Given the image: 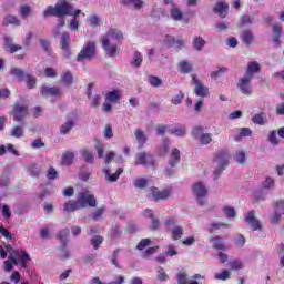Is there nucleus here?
<instances>
[{"label": "nucleus", "mask_w": 284, "mask_h": 284, "mask_svg": "<svg viewBox=\"0 0 284 284\" xmlns=\"http://www.w3.org/2000/svg\"><path fill=\"white\" fill-rule=\"evenodd\" d=\"M24 80L29 90H33V88H37V78H34L30 73H26Z\"/></svg>", "instance_id": "37998d69"}, {"label": "nucleus", "mask_w": 284, "mask_h": 284, "mask_svg": "<svg viewBox=\"0 0 284 284\" xmlns=\"http://www.w3.org/2000/svg\"><path fill=\"white\" fill-rule=\"evenodd\" d=\"M4 250L9 253V261H11L13 265H19L20 263L21 267H27V263L30 261V255H28L26 251H16L10 244H7Z\"/></svg>", "instance_id": "7ed1b4c3"}, {"label": "nucleus", "mask_w": 284, "mask_h": 284, "mask_svg": "<svg viewBox=\"0 0 284 284\" xmlns=\"http://www.w3.org/2000/svg\"><path fill=\"white\" fill-rule=\"evenodd\" d=\"M244 221L255 232L261 230V221H258V219H256L254 211H248V213L244 217Z\"/></svg>", "instance_id": "2eb2a0df"}, {"label": "nucleus", "mask_w": 284, "mask_h": 284, "mask_svg": "<svg viewBox=\"0 0 284 284\" xmlns=\"http://www.w3.org/2000/svg\"><path fill=\"white\" fill-rule=\"evenodd\" d=\"M27 172L30 174V176L37 179V176L41 174V168H39L37 164H31L27 168Z\"/></svg>", "instance_id": "c03bdc74"}, {"label": "nucleus", "mask_w": 284, "mask_h": 284, "mask_svg": "<svg viewBox=\"0 0 284 284\" xmlns=\"http://www.w3.org/2000/svg\"><path fill=\"white\" fill-rule=\"evenodd\" d=\"M77 204L79 207H97V199L88 192H82L78 195Z\"/></svg>", "instance_id": "1a4fd4ad"}, {"label": "nucleus", "mask_w": 284, "mask_h": 284, "mask_svg": "<svg viewBox=\"0 0 284 284\" xmlns=\"http://www.w3.org/2000/svg\"><path fill=\"white\" fill-rule=\"evenodd\" d=\"M255 125H265L267 123V115L264 112L257 113L252 118Z\"/></svg>", "instance_id": "7c9ffc66"}, {"label": "nucleus", "mask_w": 284, "mask_h": 284, "mask_svg": "<svg viewBox=\"0 0 284 284\" xmlns=\"http://www.w3.org/2000/svg\"><path fill=\"white\" fill-rule=\"evenodd\" d=\"M242 41L245 45H252V41H254V33L251 30H245L241 33Z\"/></svg>", "instance_id": "c9c22d12"}, {"label": "nucleus", "mask_w": 284, "mask_h": 284, "mask_svg": "<svg viewBox=\"0 0 284 284\" xmlns=\"http://www.w3.org/2000/svg\"><path fill=\"white\" fill-rule=\"evenodd\" d=\"M11 136H13L14 139H21V136H23V126L21 125L13 126L11 130Z\"/></svg>", "instance_id": "603ef678"}, {"label": "nucleus", "mask_w": 284, "mask_h": 284, "mask_svg": "<svg viewBox=\"0 0 284 284\" xmlns=\"http://www.w3.org/2000/svg\"><path fill=\"white\" fill-rule=\"evenodd\" d=\"M3 50L4 52H10V54H14V52H19V50H23V47L19 44H14V38L10 36H6Z\"/></svg>", "instance_id": "ddd939ff"}, {"label": "nucleus", "mask_w": 284, "mask_h": 284, "mask_svg": "<svg viewBox=\"0 0 284 284\" xmlns=\"http://www.w3.org/2000/svg\"><path fill=\"white\" fill-rule=\"evenodd\" d=\"M102 172L106 181H109L110 183H115V181H119V176L123 174V168L118 169L116 172L113 174H110V170L108 169H103Z\"/></svg>", "instance_id": "f3484780"}, {"label": "nucleus", "mask_w": 284, "mask_h": 284, "mask_svg": "<svg viewBox=\"0 0 284 284\" xmlns=\"http://www.w3.org/2000/svg\"><path fill=\"white\" fill-rule=\"evenodd\" d=\"M82 14L81 10L80 9H77L75 11H73L72 13V19L70 20L69 22V29L72 31V32H77L79 31V16Z\"/></svg>", "instance_id": "6ab92c4d"}, {"label": "nucleus", "mask_w": 284, "mask_h": 284, "mask_svg": "<svg viewBox=\"0 0 284 284\" xmlns=\"http://www.w3.org/2000/svg\"><path fill=\"white\" fill-rule=\"evenodd\" d=\"M57 239H59L61 245H68L70 241V230L62 229L58 234Z\"/></svg>", "instance_id": "a878e982"}, {"label": "nucleus", "mask_w": 284, "mask_h": 284, "mask_svg": "<svg viewBox=\"0 0 284 284\" xmlns=\"http://www.w3.org/2000/svg\"><path fill=\"white\" fill-rule=\"evenodd\" d=\"M237 90L241 92V94H244V97H252L254 89H252V78L242 77L237 81Z\"/></svg>", "instance_id": "9d476101"}, {"label": "nucleus", "mask_w": 284, "mask_h": 284, "mask_svg": "<svg viewBox=\"0 0 284 284\" xmlns=\"http://www.w3.org/2000/svg\"><path fill=\"white\" fill-rule=\"evenodd\" d=\"M32 7L28 4H21L18 14L21 17V19H28L29 17H32Z\"/></svg>", "instance_id": "bb28decb"}, {"label": "nucleus", "mask_w": 284, "mask_h": 284, "mask_svg": "<svg viewBox=\"0 0 284 284\" xmlns=\"http://www.w3.org/2000/svg\"><path fill=\"white\" fill-rule=\"evenodd\" d=\"M229 265L231 270H235V271L243 270V262L240 260L231 261L229 262Z\"/></svg>", "instance_id": "338daca9"}, {"label": "nucleus", "mask_w": 284, "mask_h": 284, "mask_svg": "<svg viewBox=\"0 0 284 284\" xmlns=\"http://www.w3.org/2000/svg\"><path fill=\"white\" fill-rule=\"evenodd\" d=\"M227 10H230V4H227L225 0H220L214 7V12L220 17H225V14H227Z\"/></svg>", "instance_id": "a211bd4d"}, {"label": "nucleus", "mask_w": 284, "mask_h": 284, "mask_svg": "<svg viewBox=\"0 0 284 284\" xmlns=\"http://www.w3.org/2000/svg\"><path fill=\"white\" fill-rule=\"evenodd\" d=\"M169 150H170V140L165 139L162 141L160 149H159L160 156H165V154H168Z\"/></svg>", "instance_id": "09e8293b"}, {"label": "nucleus", "mask_w": 284, "mask_h": 284, "mask_svg": "<svg viewBox=\"0 0 284 284\" xmlns=\"http://www.w3.org/2000/svg\"><path fill=\"white\" fill-rule=\"evenodd\" d=\"M88 23L92 28H99V26H101V18L97 14H92L88 18Z\"/></svg>", "instance_id": "8fccbe9b"}, {"label": "nucleus", "mask_w": 284, "mask_h": 284, "mask_svg": "<svg viewBox=\"0 0 284 284\" xmlns=\"http://www.w3.org/2000/svg\"><path fill=\"white\" fill-rule=\"evenodd\" d=\"M171 18L174 21H183V11H181V9H179V7H176L175 4H172Z\"/></svg>", "instance_id": "473e14b6"}, {"label": "nucleus", "mask_w": 284, "mask_h": 284, "mask_svg": "<svg viewBox=\"0 0 284 284\" xmlns=\"http://www.w3.org/2000/svg\"><path fill=\"white\" fill-rule=\"evenodd\" d=\"M245 136H252V129L250 128H241L239 129V135H235V141L239 142L241 139Z\"/></svg>", "instance_id": "a19ab883"}, {"label": "nucleus", "mask_w": 284, "mask_h": 284, "mask_svg": "<svg viewBox=\"0 0 284 284\" xmlns=\"http://www.w3.org/2000/svg\"><path fill=\"white\" fill-rule=\"evenodd\" d=\"M29 111L27 105H22L19 103L14 104L13 108V121H17L18 123H22V121L26 120V116H28Z\"/></svg>", "instance_id": "9b49d317"}, {"label": "nucleus", "mask_w": 284, "mask_h": 284, "mask_svg": "<svg viewBox=\"0 0 284 284\" xmlns=\"http://www.w3.org/2000/svg\"><path fill=\"white\" fill-rule=\"evenodd\" d=\"M141 63H143V55L141 52L135 51L131 61V65H133V68H141Z\"/></svg>", "instance_id": "ea45409f"}, {"label": "nucleus", "mask_w": 284, "mask_h": 284, "mask_svg": "<svg viewBox=\"0 0 284 284\" xmlns=\"http://www.w3.org/2000/svg\"><path fill=\"white\" fill-rule=\"evenodd\" d=\"M42 97H59L61 94V89L58 87H45L41 89Z\"/></svg>", "instance_id": "aec40b11"}, {"label": "nucleus", "mask_w": 284, "mask_h": 284, "mask_svg": "<svg viewBox=\"0 0 284 284\" xmlns=\"http://www.w3.org/2000/svg\"><path fill=\"white\" fill-rule=\"evenodd\" d=\"M135 165H144V168H154L156 161L154 156L145 151L140 152L135 155Z\"/></svg>", "instance_id": "6e6552de"}, {"label": "nucleus", "mask_w": 284, "mask_h": 284, "mask_svg": "<svg viewBox=\"0 0 284 284\" xmlns=\"http://www.w3.org/2000/svg\"><path fill=\"white\" fill-rule=\"evenodd\" d=\"M267 196V193L263 190V187H258L254 193H253V200L255 203H261V201H265Z\"/></svg>", "instance_id": "72a5a7b5"}, {"label": "nucleus", "mask_w": 284, "mask_h": 284, "mask_svg": "<svg viewBox=\"0 0 284 284\" xmlns=\"http://www.w3.org/2000/svg\"><path fill=\"white\" fill-rule=\"evenodd\" d=\"M262 190H272V187H274V179L272 178H266V180L264 182H262Z\"/></svg>", "instance_id": "69168bd1"}, {"label": "nucleus", "mask_w": 284, "mask_h": 284, "mask_svg": "<svg viewBox=\"0 0 284 284\" xmlns=\"http://www.w3.org/2000/svg\"><path fill=\"white\" fill-rule=\"evenodd\" d=\"M230 276H231L230 271L223 270L221 273H216V274L214 275V278H215L216 281H227V278H230Z\"/></svg>", "instance_id": "4d7b16f0"}, {"label": "nucleus", "mask_w": 284, "mask_h": 284, "mask_svg": "<svg viewBox=\"0 0 284 284\" xmlns=\"http://www.w3.org/2000/svg\"><path fill=\"white\" fill-rule=\"evenodd\" d=\"M133 185L138 190H143V189L148 187V179H145V178L135 179L133 181Z\"/></svg>", "instance_id": "de8ad7c7"}, {"label": "nucleus", "mask_w": 284, "mask_h": 284, "mask_svg": "<svg viewBox=\"0 0 284 284\" xmlns=\"http://www.w3.org/2000/svg\"><path fill=\"white\" fill-rule=\"evenodd\" d=\"M119 99H120V95H119V91L116 90L106 93V101H109V103H116Z\"/></svg>", "instance_id": "864d4df0"}, {"label": "nucleus", "mask_w": 284, "mask_h": 284, "mask_svg": "<svg viewBox=\"0 0 284 284\" xmlns=\"http://www.w3.org/2000/svg\"><path fill=\"white\" fill-rule=\"evenodd\" d=\"M62 81L67 85H72V82L74 81V78L72 77V73L70 71H63L62 72Z\"/></svg>", "instance_id": "6e6d98bb"}, {"label": "nucleus", "mask_w": 284, "mask_h": 284, "mask_svg": "<svg viewBox=\"0 0 284 284\" xmlns=\"http://www.w3.org/2000/svg\"><path fill=\"white\" fill-rule=\"evenodd\" d=\"M74 125L75 123L73 122V120H68L60 126V134H70Z\"/></svg>", "instance_id": "f704fd0d"}, {"label": "nucleus", "mask_w": 284, "mask_h": 284, "mask_svg": "<svg viewBox=\"0 0 284 284\" xmlns=\"http://www.w3.org/2000/svg\"><path fill=\"white\" fill-rule=\"evenodd\" d=\"M181 162V151L179 149H173L169 159V165L176 168Z\"/></svg>", "instance_id": "4be33fe9"}, {"label": "nucleus", "mask_w": 284, "mask_h": 284, "mask_svg": "<svg viewBox=\"0 0 284 284\" xmlns=\"http://www.w3.org/2000/svg\"><path fill=\"white\" fill-rule=\"evenodd\" d=\"M10 74L11 77H16L17 79H19V81H23V79H26V73L20 68H11Z\"/></svg>", "instance_id": "79ce46f5"}, {"label": "nucleus", "mask_w": 284, "mask_h": 284, "mask_svg": "<svg viewBox=\"0 0 284 284\" xmlns=\"http://www.w3.org/2000/svg\"><path fill=\"white\" fill-rule=\"evenodd\" d=\"M121 250L116 248L115 251H113L112 256H111V263L112 265H114V267H118L119 270H121V264H119V254H120Z\"/></svg>", "instance_id": "5fc2aeb1"}, {"label": "nucleus", "mask_w": 284, "mask_h": 284, "mask_svg": "<svg viewBox=\"0 0 284 284\" xmlns=\"http://www.w3.org/2000/svg\"><path fill=\"white\" fill-rule=\"evenodd\" d=\"M213 165L215 168L214 179H216L230 165V152L227 150L219 151L213 160Z\"/></svg>", "instance_id": "20e7f679"}, {"label": "nucleus", "mask_w": 284, "mask_h": 284, "mask_svg": "<svg viewBox=\"0 0 284 284\" xmlns=\"http://www.w3.org/2000/svg\"><path fill=\"white\" fill-rule=\"evenodd\" d=\"M222 227H229L226 223H211L207 226V231L210 234H214V232L221 230Z\"/></svg>", "instance_id": "49530a36"}, {"label": "nucleus", "mask_w": 284, "mask_h": 284, "mask_svg": "<svg viewBox=\"0 0 284 284\" xmlns=\"http://www.w3.org/2000/svg\"><path fill=\"white\" fill-rule=\"evenodd\" d=\"M210 242L213 244L214 250H227V246H225V243H223V239L221 236L212 237Z\"/></svg>", "instance_id": "c85d7f7f"}, {"label": "nucleus", "mask_w": 284, "mask_h": 284, "mask_svg": "<svg viewBox=\"0 0 284 284\" xmlns=\"http://www.w3.org/2000/svg\"><path fill=\"white\" fill-rule=\"evenodd\" d=\"M178 68L182 74H190L192 72V64L187 61H181Z\"/></svg>", "instance_id": "58836bf2"}, {"label": "nucleus", "mask_w": 284, "mask_h": 284, "mask_svg": "<svg viewBox=\"0 0 284 284\" xmlns=\"http://www.w3.org/2000/svg\"><path fill=\"white\" fill-rule=\"evenodd\" d=\"M2 26H14V28H19L21 26V20L14 14H7L3 18Z\"/></svg>", "instance_id": "412c9836"}, {"label": "nucleus", "mask_w": 284, "mask_h": 284, "mask_svg": "<svg viewBox=\"0 0 284 284\" xmlns=\"http://www.w3.org/2000/svg\"><path fill=\"white\" fill-rule=\"evenodd\" d=\"M134 136L136 139L139 148H143L145 143H148V135H145V132L141 129H135Z\"/></svg>", "instance_id": "5701e85b"}, {"label": "nucleus", "mask_w": 284, "mask_h": 284, "mask_svg": "<svg viewBox=\"0 0 284 284\" xmlns=\"http://www.w3.org/2000/svg\"><path fill=\"white\" fill-rule=\"evenodd\" d=\"M70 33L67 31L62 32L60 36V48L64 59H70Z\"/></svg>", "instance_id": "f8f14e48"}, {"label": "nucleus", "mask_w": 284, "mask_h": 284, "mask_svg": "<svg viewBox=\"0 0 284 284\" xmlns=\"http://www.w3.org/2000/svg\"><path fill=\"white\" fill-rule=\"evenodd\" d=\"M121 41H123V32L119 29H110L102 36L101 43L106 57H116Z\"/></svg>", "instance_id": "f257e3e1"}, {"label": "nucleus", "mask_w": 284, "mask_h": 284, "mask_svg": "<svg viewBox=\"0 0 284 284\" xmlns=\"http://www.w3.org/2000/svg\"><path fill=\"white\" fill-rule=\"evenodd\" d=\"M74 163V152L67 151L62 154V165H72Z\"/></svg>", "instance_id": "2f4dec72"}, {"label": "nucleus", "mask_w": 284, "mask_h": 284, "mask_svg": "<svg viewBox=\"0 0 284 284\" xmlns=\"http://www.w3.org/2000/svg\"><path fill=\"white\" fill-rule=\"evenodd\" d=\"M82 159L85 163H94V155L89 150L82 151Z\"/></svg>", "instance_id": "052dcab7"}, {"label": "nucleus", "mask_w": 284, "mask_h": 284, "mask_svg": "<svg viewBox=\"0 0 284 284\" xmlns=\"http://www.w3.org/2000/svg\"><path fill=\"white\" fill-rule=\"evenodd\" d=\"M104 212H105V206L99 207V209H97L95 212H93L91 214V219L93 221H99V219H101V216H103Z\"/></svg>", "instance_id": "e2e57ef3"}, {"label": "nucleus", "mask_w": 284, "mask_h": 284, "mask_svg": "<svg viewBox=\"0 0 284 284\" xmlns=\"http://www.w3.org/2000/svg\"><path fill=\"white\" fill-rule=\"evenodd\" d=\"M40 44H41L42 49L44 50V52L49 57H52V48L50 47V42H48V40H45V39H40Z\"/></svg>", "instance_id": "13d9d810"}, {"label": "nucleus", "mask_w": 284, "mask_h": 284, "mask_svg": "<svg viewBox=\"0 0 284 284\" xmlns=\"http://www.w3.org/2000/svg\"><path fill=\"white\" fill-rule=\"evenodd\" d=\"M47 179H49V181H54L55 179H59V172H57V169H54V166L49 168Z\"/></svg>", "instance_id": "680f3d73"}, {"label": "nucleus", "mask_w": 284, "mask_h": 284, "mask_svg": "<svg viewBox=\"0 0 284 284\" xmlns=\"http://www.w3.org/2000/svg\"><path fill=\"white\" fill-rule=\"evenodd\" d=\"M197 141L202 143V145H210V142L212 141V135L210 133L202 134Z\"/></svg>", "instance_id": "0e129e2a"}, {"label": "nucleus", "mask_w": 284, "mask_h": 284, "mask_svg": "<svg viewBox=\"0 0 284 284\" xmlns=\"http://www.w3.org/2000/svg\"><path fill=\"white\" fill-rule=\"evenodd\" d=\"M90 243L92 247H94L95 250H99L101 247V244L103 243V236L95 235L90 240Z\"/></svg>", "instance_id": "3c124183"}, {"label": "nucleus", "mask_w": 284, "mask_h": 284, "mask_svg": "<svg viewBox=\"0 0 284 284\" xmlns=\"http://www.w3.org/2000/svg\"><path fill=\"white\" fill-rule=\"evenodd\" d=\"M74 7L65 0H59L55 7L49 6L44 11V17H72Z\"/></svg>", "instance_id": "f03ea898"}, {"label": "nucleus", "mask_w": 284, "mask_h": 284, "mask_svg": "<svg viewBox=\"0 0 284 284\" xmlns=\"http://www.w3.org/2000/svg\"><path fill=\"white\" fill-rule=\"evenodd\" d=\"M91 283L92 284H123V283H125V277L120 275V276H118V282L113 281V282H109V283H103L100 277L95 276L91 280Z\"/></svg>", "instance_id": "e433bc0d"}, {"label": "nucleus", "mask_w": 284, "mask_h": 284, "mask_svg": "<svg viewBox=\"0 0 284 284\" xmlns=\"http://www.w3.org/2000/svg\"><path fill=\"white\" fill-rule=\"evenodd\" d=\"M206 43L207 42L205 41V39H203V37H201V36L194 37L193 41H192V45L196 50V52H201V50H203V48H205Z\"/></svg>", "instance_id": "393cba45"}, {"label": "nucleus", "mask_w": 284, "mask_h": 284, "mask_svg": "<svg viewBox=\"0 0 284 284\" xmlns=\"http://www.w3.org/2000/svg\"><path fill=\"white\" fill-rule=\"evenodd\" d=\"M193 194L197 199V205L203 207L205 205V196H207V186L203 182H196L193 184Z\"/></svg>", "instance_id": "0eeeda50"}, {"label": "nucleus", "mask_w": 284, "mask_h": 284, "mask_svg": "<svg viewBox=\"0 0 284 284\" xmlns=\"http://www.w3.org/2000/svg\"><path fill=\"white\" fill-rule=\"evenodd\" d=\"M281 34H282V29L278 24L273 26V42L275 43L276 47L281 45Z\"/></svg>", "instance_id": "c756f323"}, {"label": "nucleus", "mask_w": 284, "mask_h": 284, "mask_svg": "<svg viewBox=\"0 0 284 284\" xmlns=\"http://www.w3.org/2000/svg\"><path fill=\"white\" fill-rule=\"evenodd\" d=\"M233 159L235 163H239V165H245V161L247 158L245 151H236Z\"/></svg>", "instance_id": "4c0bfd02"}, {"label": "nucleus", "mask_w": 284, "mask_h": 284, "mask_svg": "<svg viewBox=\"0 0 284 284\" xmlns=\"http://www.w3.org/2000/svg\"><path fill=\"white\" fill-rule=\"evenodd\" d=\"M97 54V43L94 41H88L77 55V61H92Z\"/></svg>", "instance_id": "39448f33"}, {"label": "nucleus", "mask_w": 284, "mask_h": 284, "mask_svg": "<svg viewBox=\"0 0 284 284\" xmlns=\"http://www.w3.org/2000/svg\"><path fill=\"white\" fill-rule=\"evenodd\" d=\"M258 72H261V64H258V62L256 61H252V62H248L246 67V73L244 77L248 79H254V75Z\"/></svg>", "instance_id": "dca6fc26"}, {"label": "nucleus", "mask_w": 284, "mask_h": 284, "mask_svg": "<svg viewBox=\"0 0 284 284\" xmlns=\"http://www.w3.org/2000/svg\"><path fill=\"white\" fill-rule=\"evenodd\" d=\"M171 134H175V136H185L187 134V129L183 125L175 126L170 130Z\"/></svg>", "instance_id": "a18cd8bd"}, {"label": "nucleus", "mask_w": 284, "mask_h": 284, "mask_svg": "<svg viewBox=\"0 0 284 284\" xmlns=\"http://www.w3.org/2000/svg\"><path fill=\"white\" fill-rule=\"evenodd\" d=\"M192 82L195 85L194 93L196 97L205 98L210 94V89L201 83L199 79H196V75L192 77Z\"/></svg>", "instance_id": "4468645a"}, {"label": "nucleus", "mask_w": 284, "mask_h": 284, "mask_svg": "<svg viewBox=\"0 0 284 284\" xmlns=\"http://www.w3.org/2000/svg\"><path fill=\"white\" fill-rule=\"evenodd\" d=\"M171 194H172V191L170 190L161 191L155 186H152L151 189H149L146 196L150 201L159 202V201H165L166 199H170Z\"/></svg>", "instance_id": "423d86ee"}, {"label": "nucleus", "mask_w": 284, "mask_h": 284, "mask_svg": "<svg viewBox=\"0 0 284 284\" xmlns=\"http://www.w3.org/2000/svg\"><path fill=\"white\" fill-rule=\"evenodd\" d=\"M176 281H178V284H187V272L180 271L176 274Z\"/></svg>", "instance_id": "bf43d9fd"}, {"label": "nucleus", "mask_w": 284, "mask_h": 284, "mask_svg": "<svg viewBox=\"0 0 284 284\" xmlns=\"http://www.w3.org/2000/svg\"><path fill=\"white\" fill-rule=\"evenodd\" d=\"M183 232H185L183 226L181 225L173 226V229L171 230V239L173 241H180V239L183 236Z\"/></svg>", "instance_id": "cd10ccee"}, {"label": "nucleus", "mask_w": 284, "mask_h": 284, "mask_svg": "<svg viewBox=\"0 0 284 284\" xmlns=\"http://www.w3.org/2000/svg\"><path fill=\"white\" fill-rule=\"evenodd\" d=\"M205 129L203 126H195L192 130L193 138L199 141L200 136L204 134Z\"/></svg>", "instance_id": "774afa93"}, {"label": "nucleus", "mask_w": 284, "mask_h": 284, "mask_svg": "<svg viewBox=\"0 0 284 284\" xmlns=\"http://www.w3.org/2000/svg\"><path fill=\"white\" fill-rule=\"evenodd\" d=\"M122 6L125 8H134V10H141L143 8V0H121Z\"/></svg>", "instance_id": "b1692460"}]
</instances>
